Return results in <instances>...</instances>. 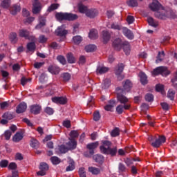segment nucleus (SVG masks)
I'll return each mask as SVG.
<instances>
[{
  "mask_svg": "<svg viewBox=\"0 0 177 177\" xmlns=\"http://www.w3.org/2000/svg\"><path fill=\"white\" fill-rule=\"evenodd\" d=\"M153 99L154 96H153L152 94L147 93L145 95V100H147V102H153Z\"/></svg>",
  "mask_w": 177,
  "mask_h": 177,
  "instance_id": "61",
  "label": "nucleus"
},
{
  "mask_svg": "<svg viewBox=\"0 0 177 177\" xmlns=\"http://www.w3.org/2000/svg\"><path fill=\"white\" fill-rule=\"evenodd\" d=\"M147 22L149 26H151V27H154V28L158 27V21L153 19V17H149L147 18Z\"/></svg>",
  "mask_w": 177,
  "mask_h": 177,
  "instance_id": "25",
  "label": "nucleus"
},
{
  "mask_svg": "<svg viewBox=\"0 0 177 177\" xmlns=\"http://www.w3.org/2000/svg\"><path fill=\"white\" fill-rule=\"evenodd\" d=\"M10 39L11 42H13L14 44H15V42H17V34L16 32L10 33Z\"/></svg>",
  "mask_w": 177,
  "mask_h": 177,
  "instance_id": "47",
  "label": "nucleus"
},
{
  "mask_svg": "<svg viewBox=\"0 0 177 177\" xmlns=\"http://www.w3.org/2000/svg\"><path fill=\"white\" fill-rule=\"evenodd\" d=\"M102 38L104 39V42H109L110 41V38H111V35L107 30H104L102 32Z\"/></svg>",
  "mask_w": 177,
  "mask_h": 177,
  "instance_id": "30",
  "label": "nucleus"
},
{
  "mask_svg": "<svg viewBox=\"0 0 177 177\" xmlns=\"http://www.w3.org/2000/svg\"><path fill=\"white\" fill-rule=\"evenodd\" d=\"M68 33V31L66 30V26L62 25L57 28L55 30V34L58 37H66L67 34Z\"/></svg>",
  "mask_w": 177,
  "mask_h": 177,
  "instance_id": "11",
  "label": "nucleus"
},
{
  "mask_svg": "<svg viewBox=\"0 0 177 177\" xmlns=\"http://www.w3.org/2000/svg\"><path fill=\"white\" fill-rule=\"evenodd\" d=\"M19 35L21 38H25V39H29V41H32V42H35L37 41V38L35 36H32L30 35V31L26 29H20L19 30Z\"/></svg>",
  "mask_w": 177,
  "mask_h": 177,
  "instance_id": "5",
  "label": "nucleus"
},
{
  "mask_svg": "<svg viewBox=\"0 0 177 177\" xmlns=\"http://www.w3.org/2000/svg\"><path fill=\"white\" fill-rule=\"evenodd\" d=\"M79 174L80 177H86V173L85 172V168L80 167L79 169Z\"/></svg>",
  "mask_w": 177,
  "mask_h": 177,
  "instance_id": "57",
  "label": "nucleus"
},
{
  "mask_svg": "<svg viewBox=\"0 0 177 177\" xmlns=\"http://www.w3.org/2000/svg\"><path fill=\"white\" fill-rule=\"evenodd\" d=\"M165 56V53H164V51L159 52L156 61V63H160V62H162V60H164Z\"/></svg>",
  "mask_w": 177,
  "mask_h": 177,
  "instance_id": "40",
  "label": "nucleus"
},
{
  "mask_svg": "<svg viewBox=\"0 0 177 177\" xmlns=\"http://www.w3.org/2000/svg\"><path fill=\"white\" fill-rule=\"evenodd\" d=\"M68 150H74L77 148V141L75 139H69V142L66 143Z\"/></svg>",
  "mask_w": 177,
  "mask_h": 177,
  "instance_id": "21",
  "label": "nucleus"
},
{
  "mask_svg": "<svg viewBox=\"0 0 177 177\" xmlns=\"http://www.w3.org/2000/svg\"><path fill=\"white\" fill-rule=\"evenodd\" d=\"M118 171L120 174H121V172H125V171H127V167H125V165L121 162L119 163Z\"/></svg>",
  "mask_w": 177,
  "mask_h": 177,
  "instance_id": "51",
  "label": "nucleus"
},
{
  "mask_svg": "<svg viewBox=\"0 0 177 177\" xmlns=\"http://www.w3.org/2000/svg\"><path fill=\"white\" fill-rule=\"evenodd\" d=\"M62 78H63V80H64V81L65 82H67V81H70V80L71 78V75H69V73H64L62 75Z\"/></svg>",
  "mask_w": 177,
  "mask_h": 177,
  "instance_id": "58",
  "label": "nucleus"
},
{
  "mask_svg": "<svg viewBox=\"0 0 177 177\" xmlns=\"http://www.w3.org/2000/svg\"><path fill=\"white\" fill-rule=\"evenodd\" d=\"M117 99L118 100V102H120V103H121L122 104H129L128 103V102H129V100L125 97V95L120 93L121 89L120 88H117Z\"/></svg>",
  "mask_w": 177,
  "mask_h": 177,
  "instance_id": "8",
  "label": "nucleus"
},
{
  "mask_svg": "<svg viewBox=\"0 0 177 177\" xmlns=\"http://www.w3.org/2000/svg\"><path fill=\"white\" fill-rule=\"evenodd\" d=\"M30 111L33 113V114H39L41 106L39 105H32L30 106Z\"/></svg>",
  "mask_w": 177,
  "mask_h": 177,
  "instance_id": "33",
  "label": "nucleus"
},
{
  "mask_svg": "<svg viewBox=\"0 0 177 177\" xmlns=\"http://www.w3.org/2000/svg\"><path fill=\"white\" fill-rule=\"evenodd\" d=\"M86 52H95L96 46L94 44H89L85 46Z\"/></svg>",
  "mask_w": 177,
  "mask_h": 177,
  "instance_id": "41",
  "label": "nucleus"
},
{
  "mask_svg": "<svg viewBox=\"0 0 177 177\" xmlns=\"http://www.w3.org/2000/svg\"><path fill=\"white\" fill-rule=\"evenodd\" d=\"M115 106V102L114 100H110L109 104L104 106V110L106 111H112L113 109Z\"/></svg>",
  "mask_w": 177,
  "mask_h": 177,
  "instance_id": "26",
  "label": "nucleus"
},
{
  "mask_svg": "<svg viewBox=\"0 0 177 177\" xmlns=\"http://www.w3.org/2000/svg\"><path fill=\"white\" fill-rule=\"evenodd\" d=\"M102 145L100 147L101 153L103 154H109L112 157H114L117 154V147L113 148L110 147L111 146V142L109 140H102Z\"/></svg>",
  "mask_w": 177,
  "mask_h": 177,
  "instance_id": "2",
  "label": "nucleus"
},
{
  "mask_svg": "<svg viewBox=\"0 0 177 177\" xmlns=\"http://www.w3.org/2000/svg\"><path fill=\"white\" fill-rule=\"evenodd\" d=\"M21 10L20 3L14 4L10 8V12L12 16H16Z\"/></svg>",
  "mask_w": 177,
  "mask_h": 177,
  "instance_id": "12",
  "label": "nucleus"
},
{
  "mask_svg": "<svg viewBox=\"0 0 177 177\" xmlns=\"http://www.w3.org/2000/svg\"><path fill=\"white\" fill-rule=\"evenodd\" d=\"M98 13L99 12L96 9H88L85 15L86 16H87V17H89L90 19H93L94 17H96Z\"/></svg>",
  "mask_w": 177,
  "mask_h": 177,
  "instance_id": "16",
  "label": "nucleus"
},
{
  "mask_svg": "<svg viewBox=\"0 0 177 177\" xmlns=\"http://www.w3.org/2000/svg\"><path fill=\"white\" fill-rule=\"evenodd\" d=\"M59 150L60 151V153H67L68 151V148L67 147H66V145H60L59 147Z\"/></svg>",
  "mask_w": 177,
  "mask_h": 177,
  "instance_id": "53",
  "label": "nucleus"
},
{
  "mask_svg": "<svg viewBox=\"0 0 177 177\" xmlns=\"http://www.w3.org/2000/svg\"><path fill=\"white\" fill-rule=\"evenodd\" d=\"M165 136H159L158 139L155 138V141L151 142V146L153 147H160L161 146V143H165Z\"/></svg>",
  "mask_w": 177,
  "mask_h": 177,
  "instance_id": "13",
  "label": "nucleus"
},
{
  "mask_svg": "<svg viewBox=\"0 0 177 177\" xmlns=\"http://www.w3.org/2000/svg\"><path fill=\"white\" fill-rule=\"evenodd\" d=\"M93 120L94 121H99L100 120V113L99 111H96L93 114Z\"/></svg>",
  "mask_w": 177,
  "mask_h": 177,
  "instance_id": "62",
  "label": "nucleus"
},
{
  "mask_svg": "<svg viewBox=\"0 0 177 177\" xmlns=\"http://www.w3.org/2000/svg\"><path fill=\"white\" fill-rule=\"evenodd\" d=\"M113 46L116 50H120L123 48L124 52L127 56L131 53V45L128 41H122L121 39L118 38L113 42Z\"/></svg>",
  "mask_w": 177,
  "mask_h": 177,
  "instance_id": "3",
  "label": "nucleus"
},
{
  "mask_svg": "<svg viewBox=\"0 0 177 177\" xmlns=\"http://www.w3.org/2000/svg\"><path fill=\"white\" fill-rule=\"evenodd\" d=\"M97 146H99V142H92L90 144H88L86 147L87 149H88V150H90L89 153L90 154H94L95 151L94 149H96V147H97Z\"/></svg>",
  "mask_w": 177,
  "mask_h": 177,
  "instance_id": "22",
  "label": "nucleus"
},
{
  "mask_svg": "<svg viewBox=\"0 0 177 177\" xmlns=\"http://www.w3.org/2000/svg\"><path fill=\"white\" fill-rule=\"evenodd\" d=\"M24 138L23 133L21 132H17L16 134L13 136L12 140L13 142H20Z\"/></svg>",
  "mask_w": 177,
  "mask_h": 177,
  "instance_id": "32",
  "label": "nucleus"
},
{
  "mask_svg": "<svg viewBox=\"0 0 177 177\" xmlns=\"http://www.w3.org/2000/svg\"><path fill=\"white\" fill-rule=\"evenodd\" d=\"M32 11L34 15H38L42 10V4L39 0H32Z\"/></svg>",
  "mask_w": 177,
  "mask_h": 177,
  "instance_id": "7",
  "label": "nucleus"
},
{
  "mask_svg": "<svg viewBox=\"0 0 177 177\" xmlns=\"http://www.w3.org/2000/svg\"><path fill=\"white\" fill-rule=\"evenodd\" d=\"M122 32L124 35L128 38V39H133V33L131 30L128 29L127 28H122Z\"/></svg>",
  "mask_w": 177,
  "mask_h": 177,
  "instance_id": "17",
  "label": "nucleus"
},
{
  "mask_svg": "<svg viewBox=\"0 0 177 177\" xmlns=\"http://www.w3.org/2000/svg\"><path fill=\"white\" fill-rule=\"evenodd\" d=\"M156 89L157 92H161L162 95H165V92H164V85L157 84L156 86Z\"/></svg>",
  "mask_w": 177,
  "mask_h": 177,
  "instance_id": "48",
  "label": "nucleus"
},
{
  "mask_svg": "<svg viewBox=\"0 0 177 177\" xmlns=\"http://www.w3.org/2000/svg\"><path fill=\"white\" fill-rule=\"evenodd\" d=\"M167 97L170 99V100H174L175 97V91L169 89L167 93Z\"/></svg>",
  "mask_w": 177,
  "mask_h": 177,
  "instance_id": "45",
  "label": "nucleus"
},
{
  "mask_svg": "<svg viewBox=\"0 0 177 177\" xmlns=\"http://www.w3.org/2000/svg\"><path fill=\"white\" fill-rule=\"evenodd\" d=\"M110 85H111V80L109 78H105L103 80L102 86L104 89H107V88H109V86H110Z\"/></svg>",
  "mask_w": 177,
  "mask_h": 177,
  "instance_id": "36",
  "label": "nucleus"
},
{
  "mask_svg": "<svg viewBox=\"0 0 177 177\" xmlns=\"http://www.w3.org/2000/svg\"><path fill=\"white\" fill-rule=\"evenodd\" d=\"M68 165L66 168V172H70V171H74L75 169V162L72 159H69L68 162Z\"/></svg>",
  "mask_w": 177,
  "mask_h": 177,
  "instance_id": "23",
  "label": "nucleus"
},
{
  "mask_svg": "<svg viewBox=\"0 0 177 177\" xmlns=\"http://www.w3.org/2000/svg\"><path fill=\"white\" fill-rule=\"evenodd\" d=\"M11 4H12L11 0H2L0 4V6L3 9H9V8H10Z\"/></svg>",
  "mask_w": 177,
  "mask_h": 177,
  "instance_id": "24",
  "label": "nucleus"
},
{
  "mask_svg": "<svg viewBox=\"0 0 177 177\" xmlns=\"http://www.w3.org/2000/svg\"><path fill=\"white\" fill-rule=\"evenodd\" d=\"M57 20L62 21V20H68V21H73L78 19V15L76 14L67 13V12H57L55 15Z\"/></svg>",
  "mask_w": 177,
  "mask_h": 177,
  "instance_id": "4",
  "label": "nucleus"
},
{
  "mask_svg": "<svg viewBox=\"0 0 177 177\" xmlns=\"http://www.w3.org/2000/svg\"><path fill=\"white\" fill-rule=\"evenodd\" d=\"M77 8L80 13H84L85 15L86 14V12L88 11V7L80 3L78 4Z\"/></svg>",
  "mask_w": 177,
  "mask_h": 177,
  "instance_id": "35",
  "label": "nucleus"
},
{
  "mask_svg": "<svg viewBox=\"0 0 177 177\" xmlns=\"http://www.w3.org/2000/svg\"><path fill=\"white\" fill-rule=\"evenodd\" d=\"M93 160H95V162H99V164H102L104 161V157L103 155H94Z\"/></svg>",
  "mask_w": 177,
  "mask_h": 177,
  "instance_id": "34",
  "label": "nucleus"
},
{
  "mask_svg": "<svg viewBox=\"0 0 177 177\" xmlns=\"http://www.w3.org/2000/svg\"><path fill=\"white\" fill-rule=\"evenodd\" d=\"M52 102L57 104H66L67 103V97H54L52 98Z\"/></svg>",
  "mask_w": 177,
  "mask_h": 177,
  "instance_id": "14",
  "label": "nucleus"
},
{
  "mask_svg": "<svg viewBox=\"0 0 177 177\" xmlns=\"http://www.w3.org/2000/svg\"><path fill=\"white\" fill-rule=\"evenodd\" d=\"M3 118H5L8 121L10 120H13V115L9 112H7L3 115Z\"/></svg>",
  "mask_w": 177,
  "mask_h": 177,
  "instance_id": "50",
  "label": "nucleus"
},
{
  "mask_svg": "<svg viewBox=\"0 0 177 177\" xmlns=\"http://www.w3.org/2000/svg\"><path fill=\"white\" fill-rule=\"evenodd\" d=\"M48 71L49 73H50L51 74H57L58 73H59L60 71V68L56 66H50L48 67Z\"/></svg>",
  "mask_w": 177,
  "mask_h": 177,
  "instance_id": "31",
  "label": "nucleus"
},
{
  "mask_svg": "<svg viewBox=\"0 0 177 177\" xmlns=\"http://www.w3.org/2000/svg\"><path fill=\"white\" fill-rule=\"evenodd\" d=\"M57 59L58 60L59 62L61 63V64H63V66H64V64H66V58H64V57L62 55L57 56Z\"/></svg>",
  "mask_w": 177,
  "mask_h": 177,
  "instance_id": "55",
  "label": "nucleus"
},
{
  "mask_svg": "<svg viewBox=\"0 0 177 177\" xmlns=\"http://www.w3.org/2000/svg\"><path fill=\"white\" fill-rule=\"evenodd\" d=\"M30 145L33 149H38L39 147V142L35 138H31Z\"/></svg>",
  "mask_w": 177,
  "mask_h": 177,
  "instance_id": "39",
  "label": "nucleus"
},
{
  "mask_svg": "<svg viewBox=\"0 0 177 177\" xmlns=\"http://www.w3.org/2000/svg\"><path fill=\"white\" fill-rule=\"evenodd\" d=\"M109 71V68L103 66V65H98L97 66L96 73L97 75L104 74Z\"/></svg>",
  "mask_w": 177,
  "mask_h": 177,
  "instance_id": "20",
  "label": "nucleus"
},
{
  "mask_svg": "<svg viewBox=\"0 0 177 177\" xmlns=\"http://www.w3.org/2000/svg\"><path fill=\"white\" fill-rule=\"evenodd\" d=\"M27 49L29 50L30 52L35 50V42H30L27 44Z\"/></svg>",
  "mask_w": 177,
  "mask_h": 177,
  "instance_id": "49",
  "label": "nucleus"
},
{
  "mask_svg": "<svg viewBox=\"0 0 177 177\" xmlns=\"http://www.w3.org/2000/svg\"><path fill=\"white\" fill-rule=\"evenodd\" d=\"M26 110H27V104H26V102H21L17 106L16 113H17V114H21V113H24Z\"/></svg>",
  "mask_w": 177,
  "mask_h": 177,
  "instance_id": "15",
  "label": "nucleus"
},
{
  "mask_svg": "<svg viewBox=\"0 0 177 177\" xmlns=\"http://www.w3.org/2000/svg\"><path fill=\"white\" fill-rule=\"evenodd\" d=\"M111 136L115 138V136H118L120 135V129L115 128L111 133Z\"/></svg>",
  "mask_w": 177,
  "mask_h": 177,
  "instance_id": "54",
  "label": "nucleus"
},
{
  "mask_svg": "<svg viewBox=\"0 0 177 177\" xmlns=\"http://www.w3.org/2000/svg\"><path fill=\"white\" fill-rule=\"evenodd\" d=\"M131 107V105L129 104H124V106L122 105H118L116 107V111L118 114H122V112L124 110H129Z\"/></svg>",
  "mask_w": 177,
  "mask_h": 177,
  "instance_id": "18",
  "label": "nucleus"
},
{
  "mask_svg": "<svg viewBox=\"0 0 177 177\" xmlns=\"http://www.w3.org/2000/svg\"><path fill=\"white\" fill-rule=\"evenodd\" d=\"M66 57L68 63H71V64H73V63H75V57H74V55H73V54L68 53Z\"/></svg>",
  "mask_w": 177,
  "mask_h": 177,
  "instance_id": "46",
  "label": "nucleus"
},
{
  "mask_svg": "<svg viewBox=\"0 0 177 177\" xmlns=\"http://www.w3.org/2000/svg\"><path fill=\"white\" fill-rule=\"evenodd\" d=\"M39 168L40 171L37 172V175L39 176H45V175H46V171L49 169V166L45 162H41Z\"/></svg>",
  "mask_w": 177,
  "mask_h": 177,
  "instance_id": "10",
  "label": "nucleus"
},
{
  "mask_svg": "<svg viewBox=\"0 0 177 177\" xmlns=\"http://www.w3.org/2000/svg\"><path fill=\"white\" fill-rule=\"evenodd\" d=\"M73 41L74 44H75L76 45H79V44H81V42L82 41V37L80 35L75 36L73 38Z\"/></svg>",
  "mask_w": 177,
  "mask_h": 177,
  "instance_id": "43",
  "label": "nucleus"
},
{
  "mask_svg": "<svg viewBox=\"0 0 177 177\" xmlns=\"http://www.w3.org/2000/svg\"><path fill=\"white\" fill-rule=\"evenodd\" d=\"M138 77H140V82L142 85H146V84H147V76L145 73L140 72Z\"/></svg>",
  "mask_w": 177,
  "mask_h": 177,
  "instance_id": "27",
  "label": "nucleus"
},
{
  "mask_svg": "<svg viewBox=\"0 0 177 177\" xmlns=\"http://www.w3.org/2000/svg\"><path fill=\"white\" fill-rule=\"evenodd\" d=\"M59 6H60V5L58 3H53L48 7L47 12H53V10H56V9L59 8Z\"/></svg>",
  "mask_w": 177,
  "mask_h": 177,
  "instance_id": "42",
  "label": "nucleus"
},
{
  "mask_svg": "<svg viewBox=\"0 0 177 177\" xmlns=\"http://www.w3.org/2000/svg\"><path fill=\"white\" fill-rule=\"evenodd\" d=\"M88 171L93 174V175H99L100 174V169L95 167H88Z\"/></svg>",
  "mask_w": 177,
  "mask_h": 177,
  "instance_id": "37",
  "label": "nucleus"
},
{
  "mask_svg": "<svg viewBox=\"0 0 177 177\" xmlns=\"http://www.w3.org/2000/svg\"><path fill=\"white\" fill-rule=\"evenodd\" d=\"M45 112L46 113V114H48V115H52V114H53L54 113V111L53 109L50 107H46L45 109Z\"/></svg>",
  "mask_w": 177,
  "mask_h": 177,
  "instance_id": "64",
  "label": "nucleus"
},
{
  "mask_svg": "<svg viewBox=\"0 0 177 177\" xmlns=\"http://www.w3.org/2000/svg\"><path fill=\"white\" fill-rule=\"evenodd\" d=\"M97 30L96 29H91L88 33V37L90 39H96L97 38Z\"/></svg>",
  "mask_w": 177,
  "mask_h": 177,
  "instance_id": "29",
  "label": "nucleus"
},
{
  "mask_svg": "<svg viewBox=\"0 0 177 177\" xmlns=\"http://www.w3.org/2000/svg\"><path fill=\"white\" fill-rule=\"evenodd\" d=\"M4 136L6 140H9V139H10V136H12V131L10 130H6L4 133Z\"/></svg>",
  "mask_w": 177,
  "mask_h": 177,
  "instance_id": "60",
  "label": "nucleus"
},
{
  "mask_svg": "<svg viewBox=\"0 0 177 177\" xmlns=\"http://www.w3.org/2000/svg\"><path fill=\"white\" fill-rule=\"evenodd\" d=\"M111 28H112V30H117L118 31H120L121 30H122V28H124V27H122V26H121V24H120L117 22H115V23L111 24Z\"/></svg>",
  "mask_w": 177,
  "mask_h": 177,
  "instance_id": "38",
  "label": "nucleus"
},
{
  "mask_svg": "<svg viewBox=\"0 0 177 177\" xmlns=\"http://www.w3.org/2000/svg\"><path fill=\"white\" fill-rule=\"evenodd\" d=\"M115 75L118 77V80L119 81H121L122 80H124V75H122V71H124V64H120L116 66L115 69Z\"/></svg>",
  "mask_w": 177,
  "mask_h": 177,
  "instance_id": "9",
  "label": "nucleus"
},
{
  "mask_svg": "<svg viewBox=\"0 0 177 177\" xmlns=\"http://www.w3.org/2000/svg\"><path fill=\"white\" fill-rule=\"evenodd\" d=\"M46 24V19L44 17H39V24L35 26L36 30H41Z\"/></svg>",
  "mask_w": 177,
  "mask_h": 177,
  "instance_id": "19",
  "label": "nucleus"
},
{
  "mask_svg": "<svg viewBox=\"0 0 177 177\" xmlns=\"http://www.w3.org/2000/svg\"><path fill=\"white\" fill-rule=\"evenodd\" d=\"M27 82H31V79H27L26 77H22L21 80V84L24 86Z\"/></svg>",
  "mask_w": 177,
  "mask_h": 177,
  "instance_id": "63",
  "label": "nucleus"
},
{
  "mask_svg": "<svg viewBox=\"0 0 177 177\" xmlns=\"http://www.w3.org/2000/svg\"><path fill=\"white\" fill-rule=\"evenodd\" d=\"M127 4L129 6L135 8V7L138 6V1L136 0H129L127 1Z\"/></svg>",
  "mask_w": 177,
  "mask_h": 177,
  "instance_id": "52",
  "label": "nucleus"
},
{
  "mask_svg": "<svg viewBox=\"0 0 177 177\" xmlns=\"http://www.w3.org/2000/svg\"><path fill=\"white\" fill-rule=\"evenodd\" d=\"M149 9L153 12H156L155 16L157 19L165 20L167 17H171V15H169L171 11H165L162 6L157 0H153L152 3L149 4Z\"/></svg>",
  "mask_w": 177,
  "mask_h": 177,
  "instance_id": "1",
  "label": "nucleus"
},
{
  "mask_svg": "<svg viewBox=\"0 0 177 177\" xmlns=\"http://www.w3.org/2000/svg\"><path fill=\"white\" fill-rule=\"evenodd\" d=\"M123 88L125 92H129V91H131L132 88V82H131V80H126L123 85Z\"/></svg>",
  "mask_w": 177,
  "mask_h": 177,
  "instance_id": "28",
  "label": "nucleus"
},
{
  "mask_svg": "<svg viewBox=\"0 0 177 177\" xmlns=\"http://www.w3.org/2000/svg\"><path fill=\"white\" fill-rule=\"evenodd\" d=\"M48 41V37H45V35H41L39 37V42L40 44H45Z\"/></svg>",
  "mask_w": 177,
  "mask_h": 177,
  "instance_id": "56",
  "label": "nucleus"
},
{
  "mask_svg": "<svg viewBox=\"0 0 177 177\" xmlns=\"http://www.w3.org/2000/svg\"><path fill=\"white\" fill-rule=\"evenodd\" d=\"M70 136L71 138L69 139H75V138H78V132L77 131H71Z\"/></svg>",
  "mask_w": 177,
  "mask_h": 177,
  "instance_id": "59",
  "label": "nucleus"
},
{
  "mask_svg": "<svg viewBox=\"0 0 177 177\" xmlns=\"http://www.w3.org/2000/svg\"><path fill=\"white\" fill-rule=\"evenodd\" d=\"M50 161L53 165L60 164V159L57 156H53L50 158Z\"/></svg>",
  "mask_w": 177,
  "mask_h": 177,
  "instance_id": "44",
  "label": "nucleus"
},
{
  "mask_svg": "<svg viewBox=\"0 0 177 177\" xmlns=\"http://www.w3.org/2000/svg\"><path fill=\"white\" fill-rule=\"evenodd\" d=\"M152 74L153 75H158V74H160L162 77H167V75H169V71H168L167 67L159 66L153 71Z\"/></svg>",
  "mask_w": 177,
  "mask_h": 177,
  "instance_id": "6",
  "label": "nucleus"
}]
</instances>
